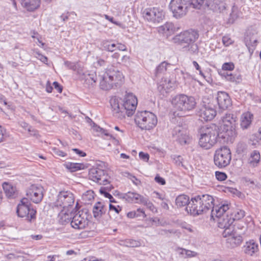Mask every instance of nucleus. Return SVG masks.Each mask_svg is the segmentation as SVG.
Returning <instances> with one entry per match:
<instances>
[{
  "instance_id": "nucleus-12",
  "label": "nucleus",
  "mask_w": 261,
  "mask_h": 261,
  "mask_svg": "<svg viewBox=\"0 0 261 261\" xmlns=\"http://www.w3.org/2000/svg\"><path fill=\"white\" fill-rule=\"evenodd\" d=\"M190 7L188 2L184 0H171L169 4L170 10L173 16L176 18H180L186 15L189 8Z\"/></svg>"
},
{
  "instance_id": "nucleus-38",
  "label": "nucleus",
  "mask_w": 261,
  "mask_h": 261,
  "mask_svg": "<svg viewBox=\"0 0 261 261\" xmlns=\"http://www.w3.org/2000/svg\"><path fill=\"white\" fill-rule=\"evenodd\" d=\"M84 75L85 82L86 84L89 86H93L95 84L97 81V76L95 72L86 74Z\"/></svg>"
},
{
  "instance_id": "nucleus-55",
  "label": "nucleus",
  "mask_w": 261,
  "mask_h": 261,
  "mask_svg": "<svg viewBox=\"0 0 261 261\" xmlns=\"http://www.w3.org/2000/svg\"><path fill=\"white\" fill-rule=\"evenodd\" d=\"M35 56L36 58L40 60L43 63L47 64V58L46 57L42 55L38 51L35 52Z\"/></svg>"
},
{
  "instance_id": "nucleus-36",
  "label": "nucleus",
  "mask_w": 261,
  "mask_h": 261,
  "mask_svg": "<svg viewBox=\"0 0 261 261\" xmlns=\"http://www.w3.org/2000/svg\"><path fill=\"white\" fill-rule=\"evenodd\" d=\"M64 166L69 171L73 172L83 169L84 165L80 163L67 162L64 164Z\"/></svg>"
},
{
  "instance_id": "nucleus-64",
  "label": "nucleus",
  "mask_w": 261,
  "mask_h": 261,
  "mask_svg": "<svg viewBox=\"0 0 261 261\" xmlns=\"http://www.w3.org/2000/svg\"><path fill=\"white\" fill-rule=\"evenodd\" d=\"M256 43H257V39L255 38V39H252V40L251 39H250L249 41H248V40H246V45H251L252 46H254L256 45Z\"/></svg>"
},
{
  "instance_id": "nucleus-17",
  "label": "nucleus",
  "mask_w": 261,
  "mask_h": 261,
  "mask_svg": "<svg viewBox=\"0 0 261 261\" xmlns=\"http://www.w3.org/2000/svg\"><path fill=\"white\" fill-rule=\"evenodd\" d=\"M172 137L181 145L189 144L190 138L186 129L182 126H175L172 132Z\"/></svg>"
},
{
  "instance_id": "nucleus-16",
  "label": "nucleus",
  "mask_w": 261,
  "mask_h": 261,
  "mask_svg": "<svg viewBox=\"0 0 261 261\" xmlns=\"http://www.w3.org/2000/svg\"><path fill=\"white\" fill-rule=\"evenodd\" d=\"M74 201V199L72 193L68 191H62L58 194L55 205L67 209L73 204Z\"/></svg>"
},
{
  "instance_id": "nucleus-21",
  "label": "nucleus",
  "mask_w": 261,
  "mask_h": 261,
  "mask_svg": "<svg viewBox=\"0 0 261 261\" xmlns=\"http://www.w3.org/2000/svg\"><path fill=\"white\" fill-rule=\"evenodd\" d=\"M178 37V40L180 41L181 44H189L194 42L197 39L198 34L195 31H187L181 33Z\"/></svg>"
},
{
  "instance_id": "nucleus-46",
  "label": "nucleus",
  "mask_w": 261,
  "mask_h": 261,
  "mask_svg": "<svg viewBox=\"0 0 261 261\" xmlns=\"http://www.w3.org/2000/svg\"><path fill=\"white\" fill-rule=\"evenodd\" d=\"M234 228L237 230L238 232L242 233L244 234L245 230H246V224L243 221H238L236 222L234 225H233Z\"/></svg>"
},
{
  "instance_id": "nucleus-14",
  "label": "nucleus",
  "mask_w": 261,
  "mask_h": 261,
  "mask_svg": "<svg viewBox=\"0 0 261 261\" xmlns=\"http://www.w3.org/2000/svg\"><path fill=\"white\" fill-rule=\"evenodd\" d=\"M224 238H227V243L232 248L240 246L243 242L242 233L238 232L236 229H226L222 233Z\"/></svg>"
},
{
  "instance_id": "nucleus-9",
  "label": "nucleus",
  "mask_w": 261,
  "mask_h": 261,
  "mask_svg": "<svg viewBox=\"0 0 261 261\" xmlns=\"http://www.w3.org/2000/svg\"><path fill=\"white\" fill-rule=\"evenodd\" d=\"M16 212L19 217L24 218L29 222H33L36 219V211L31 207V204L25 198L18 204Z\"/></svg>"
},
{
  "instance_id": "nucleus-45",
  "label": "nucleus",
  "mask_w": 261,
  "mask_h": 261,
  "mask_svg": "<svg viewBox=\"0 0 261 261\" xmlns=\"http://www.w3.org/2000/svg\"><path fill=\"white\" fill-rule=\"evenodd\" d=\"M168 63L164 61L162 62L156 68L155 71V75L158 76L159 74L164 73L167 70Z\"/></svg>"
},
{
  "instance_id": "nucleus-10",
  "label": "nucleus",
  "mask_w": 261,
  "mask_h": 261,
  "mask_svg": "<svg viewBox=\"0 0 261 261\" xmlns=\"http://www.w3.org/2000/svg\"><path fill=\"white\" fill-rule=\"evenodd\" d=\"M43 187L38 184L31 185L26 190L27 201L30 200L34 203H39L42 200L44 194Z\"/></svg>"
},
{
  "instance_id": "nucleus-40",
  "label": "nucleus",
  "mask_w": 261,
  "mask_h": 261,
  "mask_svg": "<svg viewBox=\"0 0 261 261\" xmlns=\"http://www.w3.org/2000/svg\"><path fill=\"white\" fill-rule=\"evenodd\" d=\"M101 46L103 49L108 51L113 52L116 49V44L111 41L103 40L101 42Z\"/></svg>"
},
{
  "instance_id": "nucleus-41",
  "label": "nucleus",
  "mask_w": 261,
  "mask_h": 261,
  "mask_svg": "<svg viewBox=\"0 0 261 261\" xmlns=\"http://www.w3.org/2000/svg\"><path fill=\"white\" fill-rule=\"evenodd\" d=\"M240 12L237 7L233 6L231 9V12L230 14L228 21L229 23H233L239 17Z\"/></svg>"
},
{
  "instance_id": "nucleus-44",
  "label": "nucleus",
  "mask_w": 261,
  "mask_h": 261,
  "mask_svg": "<svg viewBox=\"0 0 261 261\" xmlns=\"http://www.w3.org/2000/svg\"><path fill=\"white\" fill-rule=\"evenodd\" d=\"M234 68V65L232 62L224 63L222 66V69L219 71V74L221 75L222 72L228 73V71H232Z\"/></svg>"
},
{
  "instance_id": "nucleus-5",
  "label": "nucleus",
  "mask_w": 261,
  "mask_h": 261,
  "mask_svg": "<svg viewBox=\"0 0 261 261\" xmlns=\"http://www.w3.org/2000/svg\"><path fill=\"white\" fill-rule=\"evenodd\" d=\"M135 121L141 129L150 130L156 126L158 118L154 113L150 111H142L137 112Z\"/></svg>"
},
{
  "instance_id": "nucleus-28",
  "label": "nucleus",
  "mask_w": 261,
  "mask_h": 261,
  "mask_svg": "<svg viewBox=\"0 0 261 261\" xmlns=\"http://www.w3.org/2000/svg\"><path fill=\"white\" fill-rule=\"evenodd\" d=\"M158 31L168 37L175 32V28L173 23L166 22L158 28Z\"/></svg>"
},
{
  "instance_id": "nucleus-19",
  "label": "nucleus",
  "mask_w": 261,
  "mask_h": 261,
  "mask_svg": "<svg viewBox=\"0 0 261 261\" xmlns=\"http://www.w3.org/2000/svg\"><path fill=\"white\" fill-rule=\"evenodd\" d=\"M198 115L201 121H211L216 115V111L211 103L204 105L198 112Z\"/></svg>"
},
{
  "instance_id": "nucleus-22",
  "label": "nucleus",
  "mask_w": 261,
  "mask_h": 261,
  "mask_svg": "<svg viewBox=\"0 0 261 261\" xmlns=\"http://www.w3.org/2000/svg\"><path fill=\"white\" fill-rule=\"evenodd\" d=\"M217 101L220 109L225 110L231 105V99L226 92H218L217 96Z\"/></svg>"
},
{
  "instance_id": "nucleus-29",
  "label": "nucleus",
  "mask_w": 261,
  "mask_h": 261,
  "mask_svg": "<svg viewBox=\"0 0 261 261\" xmlns=\"http://www.w3.org/2000/svg\"><path fill=\"white\" fill-rule=\"evenodd\" d=\"M73 214L69 212L68 210L63 209L58 215L59 221L62 224L71 222Z\"/></svg>"
},
{
  "instance_id": "nucleus-7",
  "label": "nucleus",
  "mask_w": 261,
  "mask_h": 261,
  "mask_svg": "<svg viewBox=\"0 0 261 261\" xmlns=\"http://www.w3.org/2000/svg\"><path fill=\"white\" fill-rule=\"evenodd\" d=\"M237 117L232 114H226L222 118L223 125L221 129L224 135H221L223 139H230L236 135L234 127L236 124Z\"/></svg>"
},
{
  "instance_id": "nucleus-51",
  "label": "nucleus",
  "mask_w": 261,
  "mask_h": 261,
  "mask_svg": "<svg viewBox=\"0 0 261 261\" xmlns=\"http://www.w3.org/2000/svg\"><path fill=\"white\" fill-rule=\"evenodd\" d=\"M198 46L194 42L188 44V50L190 54H196L198 52Z\"/></svg>"
},
{
  "instance_id": "nucleus-48",
  "label": "nucleus",
  "mask_w": 261,
  "mask_h": 261,
  "mask_svg": "<svg viewBox=\"0 0 261 261\" xmlns=\"http://www.w3.org/2000/svg\"><path fill=\"white\" fill-rule=\"evenodd\" d=\"M20 126L24 129H27L28 132L30 133V135L33 136H36L38 135V132L36 130L32 128L30 126H29L28 124L25 122H21L20 123Z\"/></svg>"
},
{
  "instance_id": "nucleus-53",
  "label": "nucleus",
  "mask_w": 261,
  "mask_h": 261,
  "mask_svg": "<svg viewBox=\"0 0 261 261\" xmlns=\"http://www.w3.org/2000/svg\"><path fill=\"white\" fill-rule=\"evenodd\" d=\"M216 178L220 181H223L226 179L227 175L224 172L216 171L215 172Z\"/></svg>"
},
{
  "instance_id": "nucleus-34",
  "label": "nucleus",
  "mask_w": 261,
  "mask_h": 261,
  "mask_svg": "<svg viewBox=\"0 0 261 261\" xmlns=\"http://www.w3.org/2000/svg\"><path fill=\"white\" fill-rule=\"evenodd\" d=\"M211 8L214 11L221 12L225 10L226 4L222 0H214Z\"/></svg>"
},
{
  "instance_id": "nucleus-26",
  "label": "nucleus",
  "mask_w": 261,
  "mask_h": 261,
  "mask_svg": "<svg viewBox=\"0 0 261 261\" xmlns=\"http://www.w3.org/2000/svg\"><path fill=\"white\" fill-rule=\"evenodd\" d=\"M107 207L102 202H97L94 205L93 208V214L94 218L99 219L106 213Z\"/></svg>"
},
{
  "instance_id": "nucleus-1",
  "label": "nucleus",
  "mask_w": 261,
  "mask_h": 261,
  "mask_svg": "<svg viewBox=\"0 0 261 261\" xmlns=\"http://www.w3.org/2000/svg\"><path fill=\"white\" fill-rule=\"evenodd\" d=\"M110 102L113 115L118 118L123 119L126 115L129 117L134 114L138 100L133 93H126L123 98L116 96L112 97Z\"/></svg>"
},
{
  "instance_id": "nucleus-20",
  "label": "nucleus",
  "mask_w": 261,
  "mask_h": 261,
  "mask_svg": "<svg viewBox=\"0 0 261 261\" xmlns=\"http://www.w3.org/2000/svg\"><path fill=\"white\" fill-rule=\"evenodd\" d=\"M176 86V81L170 78H163L158 84V91L163 95L169 92Z\"/></svg>"
},
{
  "instance_id": "nucleus-4",
  "label": "nucleus",
  "mask_w": 261,
  "mask_h": 261,
  "mask_svg": "<svg viewBox=\"0 0 261 261\" xmlns=\"http://www.w3.org/2000/svg\"><path fill=\"white\" fill-rule=\"evenodd\" d=\"M229 208L228 204H224L220 206L216 205L211 211V218L218 222V227L220 228L232 230L234 229L232 224L234 222V219L229 216L227 211Z\"/></svg>"
},
{
  "instance_id": "nucleus-11",
  "label": "nucleus",
  "mask_w": 261,
  "mask_h": 261,
  "mask_svg": "<svg viewBox=\"0 0 261 261\" xmlns=\"http://www.w3.org/2000/svg\"><path fill=\"white\" fill-rule=\"evenodd\" d=\"M89 178L93 181L103 186L111 183L110 176L106 171L98 167H94L89 171Z\"/></svg>"
},
{
  "instance_id": "nucleus-56",
  "label": "nucleus",
  "mask_w": 261,
  "mask_h": 261,
  "mask_svg": "<svg viewBox=\"0 0 261 261\" xmlns=\"http://www.w3.org/2000/svg\"><path fill=\"white\" fill-rule=\"evenodd\" d=\"M53 153L58 156L64 157L66 155V153L56 148L53 149Z\"/></svg>"
},
{
  "instance_id": "nucleus-33",
  "label": "nucleus",
  "mask_w": 261,
  "mask_h": 261,
  "mask_svg": "<svg viewBox=\"0 0 261 261\" xmlns=\"http://www.w3.org/2000/svg\"><path fill=\"white\" fill-rule=\"evenodd\" d=\"M22 5L29 11H34L40 4L39 0H21Z\"/></svg>"
},
{
  "instance_id": "nucleus-24",
  "label": "nucleus",
  "mask_w": 261,
  "mask_h": 261,
  "mask_svg": "<svg viewBox=\"0 0 261 261\" xmlns=\"http://www.w3.org/2000/svg\"><path fill=\"white\" fill-rule=\"evenodd\" d=\"M201 201L202 202V208L203 209L204 213H206L211 210H213L216 206H214V199L210 195L204 194L201 195Z\"/></svg>"
},
{
  "instance_id": "nucleus-2",
  "label": "nucleus",
  "mask_w": 261,
  "mask_h": 261,
  "mask_svg": "<svg viewBox=\"0 0 261 261\" xmlns=\"http://www.w3.org/2000/svg\"><path fill=\"white\" fill-rule=\"evenodd\" d=\"M219 127L214 124L202 126L199 129V145L205 149L212 147L217 142V138H222L221 135H224L223 132H219Z\"/></svg>"
},
{
  "instance_id": "nucleus-3",
  "label": "nucleus",
  "mask_w": 261,
  "mask_h": 261,
  "mask_svg": "<svg viewBox=\"0 0 261 261\" xmlns=\"http://www.w3.org/2000/svg\"><path fill=\"white\" fill-rule=\"evenodd\" d=\"M124 77L120 71L111 67L99 75L100 88L105 90L112 89L114 86H120L124 82Z\"/></svg>"
},
{
  "instance_id": "nucleus-60",
  "label": "nucleus",
  "mask_w": 261,
  "mask_h": 261,
  "mask_svg": "<svg viewBox=\"0 0 261 261\" xmlns=\"http://www.w3.org/2000/svg\"><path fill=\"white\" fill-rule=\"evenodd\" d=\"M65 65L68 68L75 70L76 69V66L74 63L69 61H65L64 63Z\"/></svg>"
},
{
  "instance_id": "nucleus-47",
  "label": "nucleus",
  "mask_w": 261,
  "mask_h": 261,
  "mask_svg": "<svg viewBox=\"0 0 261 261\" xmlns=\"http://www.w3.org/2000/svg\"><path fill=\"white\" fill-rule=\"evenodd\" d=\"M179 253L185 257H193L196 256V253L195 252L187 250L184 248H178Z\"/></svg>"
},
{
  "instance_id": "nucleus-52",
  "label": "nucleus",
  "mask_w": 261,
  "mask_h": 261,
  "mask_svg": "<svg viewBox=\"0 0 261 261\" xmlns=\"http://www.w3.org/2000/svg\"><path fill=\"white\" fill-rule=\"evenodd\" d=\"M222 42L224 46H228L233 43V40L228 35H226L222 38Z\"/></svg>"
},
{
  "instance_id": "nucleus-25",
  "label": "nucleus",
  "mask_w": 261,
  "mask_h": 261,
  "mask_svg": "<svg viewBox=\"0 0 261 261\" xmlns=\"http://www.w3.org/2000/svg\"><path fill=\"white\" fill-rule=\"evenodd\" d=\"M243 250L246 254L252 256L258 252V245L254 240H250L245 243L243 246Z\"/></svg>"
},
{
  "instance_id": "nucleus-35",
  "label": "nucleus",
  "mask_w": 261,
  "mask_h": 261,
  "mask_svg": "<svg viewBox=\"0 0 261 261\" xmlns=\"http://www.w3.org/2000/svg\"><path fill=\"white\" fill-rule=\"evenodd\" d=\"M113 189V186L111 183H109L105 186V187H101L99 189L100 194L103 195L105 197L109 198L111 202H114V199L113 196L109 193V191H110Z\"/></svg>"
},
{
  "instance_id": "nucleus-27",
  "label": "nucleus",
  "mask_w": 261,
  "mask_h": 261,
  "mask_svg": "<svg viewBox=\"0 0 261 261\" xmlns=\"http://www.w3.org/2000/svg\"><path fill=\"white\" fill-rule=\"evenodd\" d=\"M124 198L129 202L142 204L144 197L137 193L129 192L124 195Z\"/></svg>"
},
{
  "instance_id": "nucleus-43",
  "label": "nucleus",
  "mask_w": 261,
  "mask_h": 261,
  "mask_svg": "<svg viewBox=\"0 0 261 261\" xmlns=\"http://www.w3.org/2000/svg\"><path fill=\"white\" fill-rule=\"evenodd\" d=\"M94 193L93 191H87L82 196V200L85 204H89L94 199Z\"/></svg>"
},
{
  "instance_id": "nucleus-31",
  "label": "nucleus",
  "mask_w": 261,
  "mask_h": 261,
  "mask_svg": "<svg viewBox=\"0 0 261 261\" xmlns=\"http://www.w3.org/2000/svg\"><path fill=\"white\" fill-rule=\"evenodd\" d=\"M221 76L224 77L227 81L234 83L235 84H239L242 81V76L240 74L222 72V73H221Z\"/></svg>"
},
{
  "instance_id": "nucleus-39",
  "label": "nucleus",
  "mask_w": 261,
  "mask_h": 261,
  "mask_svg": "<svg viewBox=\"0 0 261 261\" xmlns=\"http://www.w3.org/2000/svg\"><path fill=\"white\" fill-rule=\"evenodd\" d=\"M120 242V245L128 247H138L141 246L140 241L132 239H126Z\"/></svg>"
},
{
  "instance_id": "nucleus-32",
  "label": "nucleus",
  "mask_w": 261,
  "mask_h": 261,
  "mask_svg": "<svg viewBox=\"0 0 261 261\" xmlns=\"http://www.w3.org/2000/svg\"><path fill=\"white\" fill-rule=\"evenodd\" d=\"M3 189L9 198H14L17 195V191L16 188L13 187L11 184L5 182L3 185Z\"/></svg>"
},
{
  "instance_id": "nucleus-15",
  "label": "nucleus",
  "mask_w": 261,
  "mask_h": 261,
  "mask_svg": "<svg viewBox=\"0 0 261 261\" xmlns=\"http://www.w3.org/2000/svg\"><path fill=\"white\" fill-rule=\"evenodd\" d=\"M202 204L201 195L196 196L191 198L188 206L186 207V211L193 216L204 214Z\"/></svg>"
},
{
  "instance_id": "nucleus-50",
  "label": "nucleus",
  "mask_w": 261,
  "mask_h": 261,
  "mask_svg": "<svg viewBox=\"0 0 261 261\" xmlns=\"http://www.w3.org/2000/svg\"><path fill=\"white\" fill-rule=\"evenodd\" d=\"M142 204L145 205L152 212H156V210L152 202H151L147 198L144 197L142 201Z\"/></svg>"
},
{
  "instance_id": "nucleus-49",
  "label": "nucleus",
  "mask_w": 261,
  "mask_h": 261,
  "mask_svg": "<svg viewBox=\"0 0 261 261\" xmlns=\"http://www.w3.org/2000/svg\"><path fill=\"white\" fill-rule=\"evenodd\" d=\"M138 212L141 213V214L142 215V217L143 218H145L146 217V215L144 210L143 209L140 208H138L137 210V211L128 212L127 213V216L128 218H135V217H136V216H137V213Z\"/></svg>"
},
{
  "instance_id": "nucleus-30",
  "label": "nucleus",
  "mask_w": 261,
  "mask_h": 261,
  "mask_svg": "<svg viewBox=\"0 0 261 261\" xmlns=\"http://www.w3.org/2000/svg\"><path fill=\"white\" fill-rule=\"evenodd\" d=\"M260 160V154L259 151L254 150L252 151L248 159V163L250 166L255 167L259 164Z\"/></svg>"
},
{
  "instance_id": "nucleus-18",
  "label": "nucleus",
  "mask_w": 261,
  "mask_h": 261,
  "mask_svg": "<svg viewBox=\"0 0 261 261\" xmlns=\"http://www.w3.org/2000/svg\"><path fill=\"white\" fill-rule=\"evenodd\" d=\"M70 224L73 228L77 229L85 228L88 225L86 214L80 211L75 214L74 213L70 222Z\"/></svg>"
},
{
  "instance_id": "nucleus-13",
  "label": "nucleus",
  "mask_w": 261,
  "mask_h": 261,
  "mask_svg": "<svg viewBox=\"0 0 261 261\" xmlns=\"http://www.w3.org/2000/svg\"><path fill=\"white\" fill-rule=\"evenodd\" d=\"M143 18L152 23H159L164 17V12L160 8L150 7L145 9L142 12Z\"/></svg>"
},
{
  "instance_id": "nucleus-42",
  "label": "nucleus",
  "mask_w": 261,
  "mask_h": 261,
  "mask_svg": "<svg viewBox=\"0 0 261 261\" xmlns=\"http://www.w3.org/2000/svg\"><path fill=\"white\" fill-rule=\"evenodd\" d=\"M185 2H188L190 7L193 8L199 9L203 4L205 0H184Z\"/></svg>"
},
{
  "instance_id": "nucleus-8",
  "label": "nucleus",
  "mask_w": 261,
  "mask_h": 261,
  "mask_svg": "<svg viewBox=\"0 0 261 261\" xmlns=\"http://www.w3.org/2000/svg\"><path fill=\"white\" fill-rule=\"evenodd\" d=\"M231 160V153L230 149L226 146H222L218 148L214 155L215 165L219 168L227 166Z\"/></svg>"
},
{
  "instance_id": "nucleus-61",
  "label": "nucleus",
  "mask_w": 261,
  "mask_h": 261,
  "mask_svg": "<svg viewBox=\"0 0 261 261\" xmlns=\"http://www.w3.org/2000/svg\"><path fill=\"white\" fill-rule=\"evenodd\" d=\"M140 158L144 161L147 162L149 160V154L147 153H144L143 152H140L139 154Z\"/></svg>"
},
{
  "instance_id": "nucleus-57",
  "label": "nucleus",
  "mask_w": 261,
  "mask_h": 261,
  "mask_svg": "<svg viewBox=\"0 0 261 261\" xmlns=\"http://www.w3.org/2000/svg\"><path fill=\"white\" fill-rule=\"evenodd\" d=\"M119 63H122L125 65H130V57L129 56H127L126 55L123 56L120 62H119Z\"/></svg>"
},
{
  "instance_id": "nucleus-63",
  "label": "nucleus",
  "mask_w": 261,
  "mask_h": 261,
  "mask_svg": "<svg viewBox=\"0 0 261 261\" xmlns=\"http://www.w3.org/2000/svg\"><path fill=\"white\" fill-rule=\"evenodd\" d=\"M154 180L156 182L161 184V185H164L165 184V179L163 178L160 177V176H156L154 178Z\"/></svg>"
},
{
  "instance_id": "nucleus-54",
  "label": "nucleus",
  "mask_w": 261,
  "mask_h": 261,
  "mask_svg": "<svg viewBox=\"0 0 261 261\" xmlns=\"http://www.w3.org/2000/svg\"><path fill=\"white\" fill-rule=\"evenodd\" d=\"M245 216V212L243 210H239L234 214V221L235 220H239Z\"/></svg>"
},
{
  "instance_id": "nucleus-62",
  "label": "nucleus",
  "mask_w": 261,
  "mask_h": 261,
  "mask_svg": "<svg viewBox=\"0 0 261 261\" xmlns=\"http://www.w3.org/2000/svg\"><path fill=\"white\" fill-rule=\"evenodd\" d=\"M96 131L99 132L101 133V134H104L105 136H110L111 138L112 137V135L109 133V132L107 130H105L101 127H97L96 128Z\"/></svg>"
},
{
  "instance_id": "nucleus-37",
  "label": "nucleus",
  "mask_w": 261,
  "mask_h": 261,
  "mask_svg": "<svg viewBox=\"0 0 261 261\" xmlns=\"http://www.w3.org/2000/svg\"><path fill=\"white\" fill-rule=\"evenodd\" d=\"M189 198L186 195H179L176 199V204L178 207H182L188 205Z\"/></svg>"
},
{
  "instance_id": "nucleus-23",
  "label": "nucleus",
  "mask_w": 261,
  "mask_h": 261,
  "mask_svg": "<svg viewBox=\"0 0 261 261\" xmlns=\"http://www.w3.org/2000/svg\"><path fill=\"white\" fill-rule=\"evenodd\" d=\"M253 120V115L250 112L243 113L240 116V125L243 130L248 129Z\"/></svg>"
},
{
  "instance_id": "nucleus-6",
  "label": "nucleus",
  "mask_w": 261,
  "mask_h": 261,
  "mask_svg": "<svg viewBox=\"0 0 261 261\" xmlns=\"http://www.w3.org/2000/svg\"><path fill=\"white\" fill-rule=\"evenodd\" d=\"M172 104L174 109L180 112H187L193 110L196 106V101L192 96L185 94L178 95L173 98Z\"/></svg>"
},
{
  "instance_id": "nucleus-59",
  "label": "nucleus",
  "mask_w": 261,
  "mask_h": 261,
  "mask_svg": "<svg viewBox=\"0 0 261 261\" xmlns=\"http://www.w3.org/2000/svg\"><path fill=\"white\" fill-rule=\"evenodd\" d=\"M110 211H114L116 214H119L121 211V208L119 205L115 206L112 204H109Z\"/></svg>"
},
{
  "instance_id": "nucleus-58",
  "label": "nucleus",
  "mask_w": 261,
  "mask_h": 261,
  "mask_svg": "<svg viewBox=\"0 0 261 261\" xmlns=\"http://www.w3.org/2000/svg\"><path fill=\"white\" fill-rule=\"evenodd\" d=\"M180 227L183 229H185L187 230L190 232H194V230L193 227L186 223H181Z\"/></svg>"
}]
</instances>
